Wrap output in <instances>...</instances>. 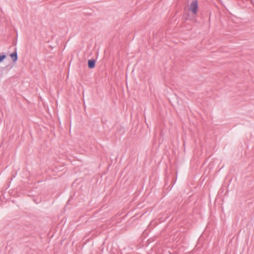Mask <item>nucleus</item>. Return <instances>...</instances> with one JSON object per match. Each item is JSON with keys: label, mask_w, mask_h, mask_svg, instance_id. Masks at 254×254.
<instances>
[{"label": "nucleus", "mask_w": 254, "mask_h": 254, "mask_svg": "<svg viewBox=\"0 0 254 254\" xmlns=\"http://www.w3.org/2000/svg\"><path fill=\"white\" fill-rule=\"evenodd\" d=\"M10 56L13 62H15L17 60V53L16 50L10 55Z\"/></svg>", "instance_id": "7ed1b4c3"}, {"label": "nucleus", "mask_w": 254, "mask_h": 254, "mask_svg": "<svg viewBox=\"0 0 254 254\" xmlns=\"http://www.w3.org/2000/svg\"><path fill=\"white\" fill-rule=\"evenodd\" d=\"M95 60H89L88 61V66L90 68H93L95 66Z\"/></svg>", "instance_id": "f03ea898"}, {"label": "nucleus", "mask_w": 254, "mask_h": 254, "mask_svg": "<svg viewBox=\"0 0 254 254\" xmlns=\"http://www.w3.org/2000/svg\"><path fill=\"white\" fill-rule=\"evenodd\" d=\"M218 198H219V197L217 196V198H216V200H217L218 199Z\"/></svg>", "instance_id": "39448f33"}, {"label": "nucleus", "mask_w": 254, "mask_h": 254, "mask_svg": "<svg viewBox=\"0 0 254 254\" xmlns=\"http://www.w3.org/2000/svg\"><path fill=\"white\" fill-rule=\"evenodd\" d=\"M6 58V55L4 54L0 55V63Z\"/></svg>", "instance_id": "20e7f679"}, {"label": "nucleus", "mask_w": 254, "mask_h": 254, "mask_svg": "<svg viewBox=\"0 0 254 254\" xmlns=\"http://www.w3.org/2000/svg\"><path fill=\"white\" fill-rule=\"evenodd\" d=\"M198 8L197 1L196 0H194L191 2L189 9L193 14L195 15L197 12Z\"/></svg>", "instance_id": "f257e3e1"}]
</instances>
